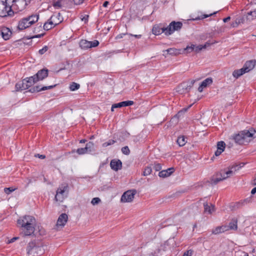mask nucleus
Listing matches in <instances>:
<instances>
[{"mask_svg":"<svg viewBox=\"0 0 256 256\" xmlns=\"http://www.w3.org/2000/svg\"><path fill=\"white\" fill-rule=\"evenodd\" d=\"M111 168L116 171L120 170L122 167V162L120 160H112L110 162Z\"/></svg>","mask_w":256,"mask_h":256,"instance_id":"obj_16","label":"nucleus"},{"mask_svg":"<svg viewBox=\"0 0 256 256\" xmlns=\"http://www.w3.org/2000/svg\"><path fill=\"white\" fill-rule=\"evenodd\" d=\"M128 36H134L136 38H140L142 36V35H140V34H128Z\"/></svg>","mask_w":256,"mask_h":256,"instance_id":"obj_56","label":"nucleus"},{"mask_svg":"<svg viewBox=\"0 0 256 256\" xmlns=\"http://www.w3.org/2000/svg\"><path fill=\"white\" fill-rule=\"evenodd\" d=\"M16 88L17 91L22 90L28 88L26 83L24 82V80L16 84Z\"/></svg>","mask_w":256,"mask_h":256,"instance_id":"obj_24","label":"nucleus"},{"mask_svg":"<svg viewBox=\"0 0 256 256\" xmlns=\"http://www.w3.org/2000/svg\"><path fill=\"white\" fill-rule=\"evenodd\" d=\"M253 18H256V9L248 13L247 18L248 20H252Z\"/></svg>","mask_w":256,"mask_h":256,"instance_id":"obj_38","label":"nucleus"},{"mask_svg":"<svg viewBox=\"0 0 256 256\" xmlns=\"http://www.w3.org/2000/svg\"><path fill=\"white\" fill-rule=\"evenodd\" d=\"M109 4V2L108 1H105L103 4V6L104 7H107L108 4Z\"/></svg>","mask_w":256,"mask_h":256,"instance_id":"obj_61","label":"nucleus"},{"mask_svg":"<svg viewBox=\"0 0 256 256\" xmlns=\"http://www.w3.org/2000/svg\"><path fill=\"white\" fill-rule=\"evenodd\" d=\"M88 15L86 14L83 17H81L80 18L82 21H84V23L86 24L88 22Z\"/></svg>","mask_w":256,"mask_h":256,"instance_id":"obj_53","label":"nucleus"},{"mask_svg":"<svg viewBox=\"0 0 256 256\" xmlns=\"http://www.w3.org/2000/svg\"><path fill=\"white\" fill-rule=\"evenodd\" d=\"M68 220V215L66 214H61L57 220L56 225L58 226H64Z\"/></svg>","mask_w":256,"mask_h":256,"instance_id":"obj_19","label":"nucleus"},{"mask_svg":"<svg viewBox=\"0 0 256 256\" xmlns=\"http://www.w3.org/2000/svg\"><path fill=\"white\" fill-rule=\"evenodd\" d=\"M228 230H236L238 229V220L236 218H232L231 222L229 223L228 226H227Z\"/></svg>","mask_w":256,"mask_h":256,"instance_id":"obj_26","label":"nucleus"},{"mask_svg":"<svg viewBox=\"0 0 256 256\" xmlns=\"http://www.w3.org/2000/svg\"><path fill=\"white\" fill-rule=\"evenodd\" d=\"M94 145V143L90 142L86 144L85 148L88 152H90L92 151V149L93 148Z\"/></svg>","mask_w":256,"mask_h":256,"instance_id":"obj_41","label":"nucleus"},{"mask_svg":"<svg viewBox=\"0 0 256 256\" xmlns=\"http://www.w3.org/2000/svg\"><path fill=\"white\" fill-rule=\"evenodd\" d=\"M24 82L26 84L28 88L31 87L37 82L33 76L24 79Z\"/></svg>","mask_w":256,"mask_h":256,"instance_id":"obj_29","label":"nucleus"},{"mask_svg":"<svg viewBox=\"0 0 256 256\" xmlns=\"http://www.w3.org/2000/svg\"><path fill=\"white\" fill-rule=\"evenodd\" d=\"M251 4H256V0H252L250 2Z\"/></svg>","mask_w":256,"mask_h":256,"instance_id":"obj_64","label":"nucleus"},{"mask_svg":"<svg viewBox=\"0 0 256 256\" xmlns=\"http://www.w3.org/2000/svg\"><path fill=\"white\" fill-rule=\"evenodd\" d=\"M16 189L17 188H14L12 187L6 188H4V192L6 194H9Z\"/></svg>","mask_w":256,"mask_h":256,"instance_id":"obj_42","label":"nucleus"},{"mask_svg":"<svg viewBox=\"0 0 256 256\" xmlns=\"http://www.w3.org/2000/svg\"><path fill=\"white\" fill-rule=\"evenodd\" d=\"M254 130H244L232 136L234 142L239 144H245L256 137Z\"/></svg>","mask_w":256,"mask_h":256,"instance_id":"obj_3","label":"nucleus"},{"mask_svg":"<svg viewBox=\"0 0 256 256\" xmlns=\"http://www.w3.org/2000/svg\"><path fill=\"white\" fill-rule=\"evenodd\" d=\"M29 21V24H30V25L33 24L36 22H38V18H39V15L38 14H34L30 16H29L26 18Z\"/></svg>","mask_w":256,"mask_h":256,"instance_id":"obj_30","label":"nucleus"},{"mask_svg":"<svg viewBox=\"0 0 256 256\" xmlns=\"http://www.w3.org/2000/svg\"><path fill=\"white\" fill-rule=\"evenodd\" d=\"M226 144L223 141L218 142L217 144V148L224 152Z\"/></svg>","mask_w":256,"mask_h":256,"instance_id":"obj_37","label":"nucleus"},{"mask_svg":"<svg viewBox=\"0 0 256 256\" xmlns=\"http://www.w3.org/2000/svg\"><path fill=\"white\" fill-rule=\"evenodd\" d=\"M68 186L67 184H62L57 189L54 200L56 202H62L68 196Z\"/></svg>","mask_w":256,"mask_h":256,"instance_id":"obj_6","label":"nucleus"},{"mask_svg":"<svg viewBox=\"0 0 256 256\" xmlns=\"http://www.w3.org/2000/svg\"><path fill=\"white\" fill-rule=\"evenodd\" d=\"M122 152L126 155H128L130 154V150L128 146H125L122 148Z\"/></svg>","mask_w":256,"mask_h":256,"instance_id":"obj_44","label":"nucleus"},{"mask_svg":"<svg viewBox=\"0 0 256 256\" xmlns=\"http://www.w3.org/2000/svg\"><path fill=\"white\" fill-rule=\"evenodd\" d=\"M136 193L135 190H128L124 193L121 198V201L124 202H131L134 198V196Z\"/></svg>","mask_w":256,"mask_h":256,"instance_id":"obj_8","label":"nucleus"},{"mask_svg":"<svg viewBox=\"0 0 256 256\" xmlns=\"http://www.w3.org/2000/svg\"><path fill=\"white\" fill-rule=\"evenodd\" d=\"M116 142V141L114 140H110L108 142L103 143L102 144V146L104 148H106L109 146H111V145L114 144Z\"/></svg>","mask_w":256,"mask_h":256,"instance_id":"obj_40","label":"nucleus"},{"mask_svg":"<svg viewBox=\"0 0 256 256\" xmlns=\"http://www.w3.org/2000/svg\"><path fill=\"white\" fill-rule=\"evenodd\" d=\"M222 152H221L220 150L218 149L215 152V155L216 156H218L222 153Z\"/></svg>","mask_w":256,"mask_h":256,"instance_id":"obj_57","label":"nucleus"},{"mask_svg":"<svg viewBox=\"0 0 256 256\" xmlns=\"http://www.w3.org/2000/svg\"><path fill=\"white\" fill-rule=\"evenodd\" d=\"M48 69L43 68L33 76L35 78V80L38 82L39 80H42L44 78L48 76Z\"/></svg>","mask_w":256,"mask_h":256,"instance_id":"obj_11","label":"nucleus"},{"mask_svg":"<svg viewBox=\"0 0 256 256\" xmlns=\"http://www.w3.org/2000/svg\"><path fill=\"white\" fill-rule=\"evenodd\" d=\"M244 22V18L243 17H239L232 22L231 26L233 28L237 27L238 24Z\"/></svg>","mask_w":256,"mask_h":256,"instance_id":"obj_32","label":"nucleus"},{"mask_svg":"<svg viewBox=\"0 0 256 256\" xmlns=\"http://www.w3.org/2000/svg\"><path fill=\"white\" fill-rule=\"evenodd\" d=\"M12 0H0V16L6 17L13 16Z\"/></svg>","mask_w":256,"mask_h":256,"instance_id":"obj_5","label":"nucleus"},{"mask_svg":"<svg viewBox=\"0 0 256 256\" xmlns=\"http://www.w3.org/2000/svg\"><path fill=\"white\" fill-rule=\"evenodd\" d=\"M166 51L167 52L168 54H169L174 56L178 55L184 52L183 50L180 49H176L175 48H168Z\"/></svg>","mask_w":256,"mask_h":256,"instance_id":"obj_25","label":"nucleus"},{"mask_svg":"<svg viewBox=\"0 0 256 256\" xmlns=\"http://www.w3.org/2000/svg\"><path fill=\"white\" fill-rule=\"evenodd\" d=\"M245 73H246V72L242 68L239 70H234L232 72V76L235 78H238Z\"/></svg>","mask_w":256,"mask_h":256,"instance_id":"obj_31","label":"nucleus"},{"mask_svg":"<svg viewBox=\"0 0 256 256\" xmlns=\"http://www.w3.org/2000/svg\"><path fill=\"white\" fill-rule=\"evenodd\" d=\"M100 202V200L98 198H93L92 200L91 203L93 205H95L98 204Z\"/></svg>","mask_w":256,"mask_h":256,"instance_id":"obj_49","label":"nucleus"},{"mask_svg":"<svg viewBox=\"0 0 256 256\" xmlns=\"http://www.w3.org/2000/svg\"><path fill=\"white\" fill-rule=\"evenodd\" d=\"M240 168V166H239L238 165L233 166L230 167L228 171H222L221 172H222V174L224 176V178L226 179L232 176L235 172L238 170Z\"/></svg>","mask_w":256,"mask_h":256,"instance_id":"obj_13","label":"nucleus"},{"mask_svg":"<svg viewBox=\"0 0 256 256\" xmlns=\"http://www.w3.org/2000/svg\"><path fill=\"white\" fill-rule=\"evenodd\" d=\"M38 156L39 158H40L42 159H44L46 158V156L44 155L40 154H38Z\"/></svg>","mask_w":256,"mask_h":256,"instance_id":"obj_63","label":"nucleus"},{"mask_svg":"<svg viewBox=\"0 0 256 256\" xmlns=\"http://www.w3.org/2000/svg\"><path fill=\"white\" fill-rule=\"evenodd\" d=\"M230 20V17L228 16L227 18H224L223 21L224 22H228V20Z\"/></svg>","mask_w":256,"mask_h":256,"instance_id":"obj_60","label":"nucleus"},{"mask_svg":"<svg viewBox=\"0 0 256 256\" xmlns=\"http://www.w3.org/2000/svg\"><path fill=\"white\" fill-rule=\"evenodd\" d=\"M0 34L4 40H8L11 37L12 32L10 29L5 26L0 28Z\"/></svg>","mask_w":256,"mask_h":256,"instance_id":"obj_12","label":"nucleus"},{"mask_svg":"<svg viewBox=\"0 0 256 256\" xmlns=\"http://www.w3.org/2000/svg\"><path fill=\"white\" fill-rule=\"evenodd\" d=\"M228 230V227L226 225L218 226L213 229L212 231V234H218Z\"/></svg>","mask_w":256,"mask_h":256,"instance_id":"obj_21","label":"nucleus"},{"mask_svg":"<svg viewBox=\"0 0 256 256\" xmlns=\"http://www.w3.org/2000/svg\"><path fill=\"white\" fill-rule=\"evenodd\" d=\"M84 0H76L74 1V4L76 5H80L83 3Z\"/></svg>","mask_w":256,"mask_h":256,"instance_id":"obj_55","label":"nucleus"},{"mask_svg":"<svg viewBox=\"0 0 256 256\" xmlns=\"http://www.w3.org/2000/svg\"><path fill=\"white\" fill-rule=\"evenodd\" d=\"M80 88V85L78 84H77L74 82H72L70 85V89L71 91H74L79 89Z\"/></svg>","mask_w":256,"mask_h":256,"instance_id":"obj_36","label":"nucleus"},{"mask_svg":"<svg viewBox=\"0 0 256 256\" xmlns=\"http://www.w3.org/2000/svg\"><path fill=\"white\" fill-rule=\"evenodd\" d=\"M152 172V168L150 166H146L143 172V176H146L150 175Z\"/></svg>","mask_w":256,"mask_h":256,"instance_id":"obj_39","label":"nucleus"},{"mask_svg":"<svg viewBox=\"0 0 256 256\" xmlns=\"http://www.w3.org/2000/svg\"><path fill=\"white\" fill-rule=\"evenodd\" d=\"M210 44L206 42L204 45L196 46L194 44H191L190 46H187L183 50L184 52H186L187 53L190 52L193 50H194L196 52H200L202 49H204L208 46H209Z\"/></svg>","mask_w":256,"mask_h":256,"instance_id":"obj_9","label":"nucleus"},{"mask_svg":"<svg viewBox=\"0 0 256 256\" xmlns=\"http://www.w3.org/2000/svg\"><path fill=\"white\" fill-rule=\"evenodd\" d=\"M134 104V102L132 100L124 101L117 104H114L112 105L111 110L114 111V108L130 106Z\"/></svg>","mask_w":256,"mask_h":256,"instance_id":"obj_15","label":"nucleus"},{"mask_svg":"<svg viewBox=\"0 0 256 256\" xmlns=\"http://www.w3.org/2000/svg\"><path fill=\"white\" fill-rule=\"evenodd\" d=\"M53 6L55 8H60L62 7L61 2L58 0L54 2L53 4Z\"/></svg>","mask_w":256,"mask_h":256,"instance_id":"obj_52","label":"nucleus"},{"mask_svg":"<svg viewBox=\"0 0 256 256\" xmlns=\"http://www.w3.org/2000/svg\"><path fill=\"white\" fill-rule=\"evenodd\" d=\"M76 152L80 154V155H81V154H85L87 152H88L87 151V150H86V148H78L76 150Z\"/></svg>","mask_w":256,"mask_h":256,"instance_id":"obj_43","label":"nucleus"},{"mask_svg":"<svg viewBox=\"0 0 256 256\" xmlns=\"http://www.w3.org/2000/svg\"><path fill=\"white\" fill-rule=\"evenodd\" d=\"M11 3L14 10L20 12L30 4V0H12Z\"/></svg>","mask_w":256,"mask_h":256,"instance_id":"obj_7","label":"nucleus"},{"mask_svg":"<svg viewBox=\"0 0 256 256\" xmlns=\"http://www.w3.org/2000/svg\"><path fill=\"white\" fill-rule=\"evenodd\" d=\"M56 84H54L52 86H43L42 88H40V86H34L29 91L32 93L36 92H38L42 90H45L49 89H52L54 88Z\"/></svg>","mask_w":256,"mask_h":256,"instance_id":"obj_17","label":"nucleus"},{"mask_svg":"<svg viewBox=\"0 0 256 256\" xmlns=\"http://www.w3.org/2000/svg\"><path fill=\"white\" fill-rule=\"evenodd\" d=\"M18 237H14L13 238H12L9 242V243H11V242H14L15 240H18Z\"/></svg>","mask_w":256,"mask_h":256,"instance_id":"obj_59","label":"nucleus"},{"mask_svg":"<svg viewBox=\"0 0 256 256\" xmlns=\"http://www.w3.org/2000/svg\"><path fill=\"white\" fill-rule=\"evenodd\" d=\"M174 172L173 168H170L166 170H163L159 172L158 176L160 177L166 178L170 176Z\"/></svg>","mask_w":256,"mask_h":256,"instance_id":"obj_23","label":"nucleus"},{"mask_svg":"<svg viewBox=\"0 0 256 256\" xmlns=\"http://www.w3.org/2000/svg\"><path fill=\"white\" fill-rule=\"evenodd\" d=\"M182 26V23L180 22L172 21L166 27L161 26H154L152 28V33L154 35H160L164 33L166 36H170L175 31L180 30Z\"/></svg>","mask_w":256,"mask_h":256,"instance_id":"obj_2","label":"nucleus"},{"mask_svg":"<svg viewBox=\"0 0 256 256\" xmlns=\"http://www.w3.org/2000/svg\"><path fill=\"white\" fill-rule=\"evenodd\" d=\"M38 234L40 236H44L46 234V232L45 230L42 228V227H40V226H38Z\"/></svg>","mask_w":256,"mask_h":256,"instance_id":"obj_46","label":"nucleus"},{"mask_svg":"<svg viewBox=\"0 0 256 256\" xmlns=\"http://www.w3.org/2000/svg\"><path fill=\"white\" fill-rule=\"evenodd\" d=\"M217 13V12H214L213 13L210 14H202L200 16H198L194 18V20H202L205 18H207L208 17H210V16H212L213 15L216 14Z\"/></svg>","mask_w":256,"mask_h":256,"instance_id":"obj_33","label":"nucleus"},{"mask_svg":"<svg viewBox=\"0 0 256 256\" xmlns=\"http://www.w3.org/2000/svg\"><path fill=\"white\" fill-rule=\"evenodd\" d=\"M80 46L82 49H88L91 48L90 41L86 40H82L79 43Z\"/></svg>","mask_w":256,"mask_h":256,"instance_id":"obj_27","label":"nucleus"},{"mask_svg":"<svg viewBox=\"0 0 256 256\" xmlns=\"http://www.w3.org/2000/svg\"><path fill=\"white\" fill-rule=\"evenodd\" d=\"M53 28V26L50 25L48 22H46L44 24V29L46 30H48Z\"/></svg>","mask_w":256,"mask_h":256,"instance_id":"obj_45","label":"nucleus"},{"mask_svg":"<svg viewBox=\"0 0 256 256\" xmlns=\"http://www.w3.org/2000/svg\"><path fill=\"white\" fill-rule=\"evenodd\" d=\"M48 46H46L44 47H43L42 49L38 50V53L42 55L44 54L48 50Z\"/></svg>","mask_w":256,"mask_h":256,"instance_id":"obj_48","label":"nucleus"},{"mask_svg":"<svg viewBox=\"0 0 256 256\" xmlns=\"http://www.w3.org/2000/svg\"><path fill=\"white\" fill-rule=\"evenodd\" d=\"M176 142L179 146H182L186 144V138L182 136L178 137Z\"/></svg>","mask_w":256,"mask_h":256,"instance_id":"obj_34","label":"nucleus"},{"mask_svg":"<svg viewBox=\"0 0 256 256\" xmlns=\"http://www.w3.org/2000/svg\"><path fill=\"white\" fill-rule=\"evenodd\" d=\"M90 44L91 45V48H94L99 44V42L97 40H94V41H90Z\"/></svg>","mask_w":256,"mask_h":256,"instance_id":"obj_50","label":"nucleus"},{"mask_svg":"<svg viewBox=\"0 0 256 256\" xmlns=\"http://www.w3.org/2000/svg\"><path fill=\"white\" fill-rule=\"evenodd\" d=\"M18 224L20 228V234L23 236H30L35 231V218L31 216H25L18 220Z\"/></svg>","mask_w":256,"mask_h":256,"instance_id":"obj_1","label":"nucleus"},{"mask_svg":"<svg viewBox=\"0 0 256 256\" xmlns=\"http://www.w3.org/2000/svg\"><path fill=\"white\" fill-rule=\"evenodd\" d=\"M256 64V60H250L246 62L242 68L246 72H249L250 70H252L254 68Z\"/></svg>","mask_w":256,"mask_h":256,"instance_id":"obj_14","label":"nucleus"},{"mask_svg":"<svg viewBox=\"0 0 256 256\" xmlns=\"http://www.w3.org/2000/svg\"><path fill=\"white\" fill-rule=\"evenodd\" d=\"M60 13H58L56 14H53L52 16L48 20V23L53 26V28L56 25L58 24L60 21L55 22V18H57L58 17H60Z\"/></svg>","mask_w":256,"mask_h":256,"instance_id":"obj_22","label":"nucleus"},{"mask_svg":"<svg viewBox=\"0 0 256 256\" xmlns=\"http://www.w3.org/2000/svg\"><path fill=\"white\" fill-rule=\"evenodd\" d=\"M204 88V86H202V84L199 86L198 88V91L200 92H202L203 90V89Z\"/></svg>","mask_w":256,"mask_h":256,"instance_id":"obj_58","label":"nucleus"},{"mask_svg":"<svg viewBox=\"0 0 256 256\" xmlns=\"http://www.w3.org/2000/svg\"><path fill=\"white\" fill-rule=\"evenodd\" d=\"M212 80L210 78H208L204 80V81L202 82L201 83L202 86H204V88H206L208 86L212 84Z\"/></svg>","mask_w":256,"mask_h":256,"instance_id":"obj_35","label":"nucleus"},{"mask_svg":"<svg viewBox=\"0 0 256 256\" xmlns=\"http://www.w3.org/2000/svg\"><path fill=\"white\" fill-rule=\"evenodd\" d=\"M204 212H208L209 214H212L215 210L214 205L210 204L208 205V203H204Z\"/></svg>","mask_w":256,"mask_h":256,"instance_id":"obj_28","label":"nucleus"},{"mask_svg":"<svg viewBox=\"0 0 256 256\" xmlns=\"http://www.w3.org/2000/svg\"><path fill=\"white\" fill-rule=\"evenodd\" d=\"M153 168L156 171H159L162 169V166L161 164L159 163H154Z\"/></svg>","mask_w":256,"mask_h":256,"instance_id":"obj_47","label":"nucleus"},{"mask_svg":"<svg viewBox=\"0 0 256 256\" xmlns=\"http://www.w3.org/2000/svg\"><path fill=\"white\" fill-rule=\"evenodd\" d=\"M195 82V80H192L190 81L183 82L179 86L178 88L180 89L179 91L182 90V92H188L193 86Z\"/></svg>","mask_w":256,"mask_h":256,"instance_id":"obj_10","label":"nucleus"},{"mask_svg":"<svg viewBox=\"0 0 256 256\" xmlns=\"http://www.w3.org/2000/svg\"><path fill=\"white\" fill-rule=\"evenodd\" d=\"M43 244L38 240L30 242L26 247V254L28 256H38L44 253Z\"/></svg>","mask_w":256,"mask_h":256,"instance_id":"obj_4","label":"nucleus"},{"mask_svg":"<svg viewBox=\"0 0 256 256\" xmlns=\"http://www.w3.org/2000/svg\"><path fill=\"white\" fill-rule=\"evenodd\" d=\"M256 192V187H254V188H253L251 191V194H254Z\"/></svg>","mask_w":256,"mask_h":256,"instance_id":"obj_62","label":"nucleus"},{"mask_svg":"<svg viewBox=\"0 0 256 256\" xmlns=\"http://www.w3.org/2000/svg\"><path fill=\"white\" fill-rule=\"evenodd\" d=\"M31 25L29 24V21L26 18H24L20 20L18 28L20 30H24Z\"/></svg>","mask_w":256,"mask_h":256,"instance_id":"obj_18","label":"nucleus"},{"mask_svg":"<svg viewBox=\"0 0 256 256\" xmlns=\"http://www.w3.org/2000/svg\"><path fill=\"white\" fill-rule=\"evenodd\" d=\"M225 180L224 178V176L222 174V172H220V174H216V176H213L212 178L210 180V183L212 184H216L218 182Z\"/></svg>","mask_w":256,"mask_h":256,"instance_id":"obj_20","label":"nucleus"},{"mask_svg":"<svg viewBox=\"0 0 256 256\" xmlns=\"http://www.w3.org/2000/svg\"><path fill=\"white\" fill-rule=\"evenodd\" d=\"M193 254L192 250H189L185 252L182 256H192Z\"/></svg>","mask_w":256,"mask_h":256,"instance_id":"obj_51","label":"nucleus"},{"mask_svg":"<svg viewBox=\"0 0 256 256\" xmlns=\"http://www.w3.org/2000/svg\"><path fill=\"white\" fill-rule=\"evenodd\" d=\"M126 35H128V33H126V34H118L116 36V39L118 40V39H120V38H122L124 36Z\"/></svg>","mask_w":256,"mask_h":256,"instance_id":"obj_54","label":"nucleus"}]
</instances>
